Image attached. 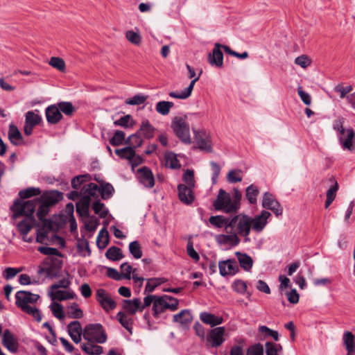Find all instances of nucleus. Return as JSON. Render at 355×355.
<instances>
[{"label": "nucleus", "instance_id": "38", "mask_svg": "<svg viewBox=\"0 0 355 355\" xmlns=\"http://www.w3.org/2000/svg\"><path fill=\"white\" fill-rule=\"evenodd\" d=\"M93 342L89 341L87 343H84L81 348L86 354L90 355H100L103 354V349L101 346L92 343Z\"/></svg>", "mask_w": 355, "mask_h": 355}, {"label": "nucleus", "instance_id": "60", "mask_svg": "<svg viewBox=\"0 0 355 355\" xmlns=\"http://www.w3.org/2000/svg\"><path fill=\"white\" fill-rule=\"evenodd\" d=\"M113 191H114V188L109 183L102 184L100 188V193H101V197L103 199L109 198L112 196Z\"/></svg>", "mask_w": 355, "mask_h": 355}, {"label": "nucleus", "instance_id": "59", "mask_svg": "<svg viewBox=\"0 0 355 355\" xmlns=\"http://www.w3.org/2000/svg\"><path fill=\"white\" fill-rule=\"evenodd\" d=\"M147 98L142 94H137L132 98L125 100V103L127 105H138L144 103Z\"/></svg>", "mask_w": 355, "mask_h": 355}, {"label": "nucleus", "instance_id": "64", "mask_svg": "<svg viewBox=\"0 0 355 355\" xmlns=\"http://www.w3.org/2000/svg\"><path fill=\"white\" fill-rule=\"evenodd\" d=\"M246 355H263V346L259 343L250 346L247 350Z\"/></svg>", "mask_w": 355, "mask_h": 355}, {"label": "nucleus", "instance_id": "7", "mask_svg": "<svg viewBox=\"0 0 355 355\" xmlns=\"http://www.w3.org/2000/svg\"><path fill=\"white\" fill-rule=\"evenodd\" d=\"M37 205L36 198L27 201L16 200L11 209L15 216L24 215L26 217H33V214Z\"/></svg>", "mask_w": 355, "mask_h": 355}, {"label": "nucleus", "instance_id": "37", "mask_svg": "<svg viewBox=\"0 0 355 355\" xmlns=\"http://www.w3.org/2000/svg\"><path fill=\"white\" fill-rule=\"evenodd\" d=\"M163 164L166 168L175 169L178 167L177 155L171 151H167L164 154Z\"/></svg>", "mask_w": 355, "mask_h": 355}, {"label": "nucleus", "instance_id": "63", "mask_svg": "<svg viewBox=\"0 0 355 355\" xmlns=\"http://www.w3.org/2000/svg\"><path fill=\"white\" fill-rule=\"evenodd\" d=\"M193 317L188 310H182L179 313V322L187 325L192 321Z\"/></svg>", "mask_w": 355, "mask_h": 355}, {"label": "nucleus", "instance_id": "44", "mask_svg": "<svg viewBox=\"0 0 355 355\" xmlns=\"http://www.w3.org/2000/svg\"><path fill=\"white\" fill-rule=\"evenodd\" d=\"M105 256L107 259L112 261H118L123 257L121 250L115 246L110 248L107 250Z\"/></svg>", "mask_w": 355, "mask_h": 355}, {"label": "nucleus", "instance_id": "43", "mask_svg": "<svg viewBox=\"0 0 355 355\" xmlns=\"http://www.w3.org/2000/svg\"><path fill=\"white\" fill-rule=\"evenodd\" d=\"M202 74V71L199 73L198 76L193 78L189 83V86L187 87L184 89L182 90L179 92V99H186L189 96H190L195 83L199 80L200 75Z\"/></svg>", "mask_w": 355, "mask_h": 355}, {"label": "nucleus", "instance_id": "8", "mask_svg": "<svg viewBox=\"0 0 355 355\" xmlns=\"http://www.w3.org/2000/svg\"><path fill=\"white\" fill-rule=\"evenodd\" d=\"M96 299L105 312H110L116 307V302L104 289L98 288L96 291Z\"/></svg>", "mask_w": 355, "mask_h": 355}, {"label": "nucleus", "instance_id": "56", "mask_svg": "<svg viewBox=\"0 0 355 355\" xmlns=\"http://www.w3.org/2000/svg\"><path fill=\"white\" fill-rule=\"evenodd\" d=\"M41 191L39 188L30 187L25 190L20 191L19 194L22 198H28L32 196L40 195Z\"/></svg>", "mask_w": 355, "mask_h": 355}, {"label": "nucleus", "instance_id": "19", "mask_svg": "<svg viewBox=\"0 0 355 355\" xmlns=\"http://www.w3.org/2000/svg\"><path fill=\"white\" fill-rule=\"evenodd\" d=\"M67 330L71 340L76 344L81 341L82 336H83V331L81 324L79 321L74 320L71 322L67 325Z\"/></svg>", "mask_w": 355, "mask_h": 355}, {"label": "nucleus", "instance_id": "4", "mask_svg": "<svg viewBox=\"0 0 355 355\" xmlns=\"http://www.w3.org/2000/svg\"><path fill=\"white\" fill-rule=\"evenodd\" d=\"M213 205L216 210L225 213H234L238 211L236 202H233L230 194L222 189L219 190Z\"/></svg>", "mask_w": 355, "mask_h": 355}, {"label": "nucleus", "instance_id": "17", "mask_svg": "<svg viewBox=\"0 0 355 355\" xmlns=\"http://www.w3.org/2000/svg\"><path fill=\"white\" fill-rule=\"evenodd\" d=\"M187 116L179 118V139L184 144L189 145L192 142L190 135L189 125L186 122Z\"/></svg>", "mask_w": 355, "mask_h": 355}, {"label": "nucleus", "instance_id": "40", "mask_svg": "<svg viewBox=\"0 0 355 355\" xmlns=\"http://www.w3.org/2000/svg\"><path fill=\"white\" fill-rule=\"evenodd\" d=\"M141 133L147 139L153 137L155 128L151 125L148 120H144L141 123L140 129Z\"/></svg>", "mask_w": 355, "mask_h": 355}, {"label": "nucleus", "instance_id": "62", "mask_svg": "<svg viewBox=\"0 0 355 355\" xmlns=\"http://www.w3.org/2000/svg\"><path fill=\"white\" fill-rule=\"evenodd\" d=\"M187 252L188 255L196 262L198 261L200 257L198 253L193 248V243L191 239H189L187 246Z\"/></svg>", "mask_w": 355, "mask_h": 355}, {"label": "nucleus", "instance_id": "41", "mask_svg": "<svg viewBox=\"0 0 355 355\" xmlns=\"http://www.w3.org/2000/svg\"><path fill=\"white\" fill-rule=\"evenodd\" d=\"M109 243V234L105 228L102 229L97 236L96 243L99 248H105Z\"/></svg>", "mask_w": 355, "mask_h": 355}, {"label": "nucleus", "instance_id": "35", "mask_svg": "<svg viewBox=\"0 0 355 355\" xmlns=\"http://www.w3.org/2000/svg\"><path fill=\"white\" fill-rule=\"evenodd\" d=\"M90 201L87 197L82 198L76 203V211L82 217L89 216Z\"/></svg>", "mask_w": 355, "mask_h": 355}, {"label": "nucleus", "instance_id": "48", "mask_svg": "<svg viewBox=\"0 0 355 355\" xmlns=\"http://www.w3.org/2000/svg\"><path fill=\"white\" fill-rule=\"evenodd\" d=\"M92 209L95 214H98L101 218H105L107 215L108 210L105 205L98 200L93 203Z\"/></svg>", "mask_w": 355, "mask_h": 355}, {"label": "nucleus", "instance_id": "13", "mask_svg": "<svg viewBox=\"0 0 355 355\" xmlns=\"http://www.w3.org/2000/svg\"><path fill=\"white\" fill-rule=\"evenodd\" d=\"M225 333L224 327H216L210 331L207 336V340L212 347H219L225 341Z\"/></svg>", "mask_w": 355, "mask_h": 355}, {"label": "nucleus", "instance_id": "57", "mask_svg": "<svg viewBox=\"0 0 355 355\" xmlns=\"http://www.w3.org/2000/svg\"><path fill=\"white\" fill-rule=\"evenodd\" d=\"M99 225L98 220L94 217H87V219L85 220V227L86 230L89 232H94L96 230L98 225Z\"/></svg>", "mask_w": 355, "mask_h": 355}, {"label": "nucleus", "instance_id": "30", "mask_svg": "<svg viewBox=\"0 0 355 355\" xmlns=\"http://www.w3.org/2000/svg\"><path fill=\"white\" fill-rule=\"evenodd\" d=\"M231 218H225L223 216H212L209 218L210 224L216 227H225L226 232H230V227H227Z\"/></svg>", "mask_w": 355, "mask_h": 355}, {"label": "nucleus", "instance_id": "47", "mask_svg": "<svg viewBox=\"0 0 355 355\" xmlns=\"http://www.w3.org/2000/svg\"><path fill=\"white\" fill-rule=\"evenodd\" d=\"M49 65L57 70L64 72L65 71L66 64L64 60L59 57H51L49 61Z\"/></svg>", "mask_w": 355, "mask_h": 355}, {"label": "nucleus", "instance_id": "61", "mask_svg": "<svg viewBox=\"0 0 355 355\" xmlns=\"http://www.w3.org/2000/svg\"><path fill=\"white\" fill-rule=\"evenodd\" d=\"M125 139V133L121 130H116L110 139V144L112 146H119L122 144Z\"/></svg>", "mask_w": 355, "mask_h": 355}, {"label": "nucleus", "instance_id": "26", "mask_svg": "<svg viewBox=\"0 0 355 355\" xmlns=\"http://www.w3.org/2000/svg\"><path fill=\"white\" fill-rule=\"evenodd\" d=\"M227 234H220L216 237V240L221 244H231L233 246L238 245L241 241L239 237L234 234L233 230L230 232H226Z\"/></svg>", "mask_w": 355, "mask_h": 355}, {"label": "nucleus", "instance_id": "14", "mask_svg": "<svg viewBox=\"0 0 355 355\" xmlns=\"http://www.w3.org/2000/svg\"><path fill=\"white\" fill-rule=\"evenodd\" d=\"M36 112L37 111H28L26 114L24 131L27 136L32 134L33 128L42 121V117Z\"/></svg>", "mask_w": 355, "mask_h": 355}, {"label": "nucleus", "instance_id": "2", "mask_svg": "<svg viewBox=\"0 0 355 355\" xmlns=\"http://www.w3.org/2000/svg\"><path fill=\"white\" fill-rule=\"evenodd\" d=\"M252 226L251 217L245 214H239L230 219L227 227L234 231L238 236H243L245 242L250 241L249 234Z\"/></svg>", "mask_w": 355, "mask_h": 355}, {"label": "nucleus", "instance_id": "29", "mask_svg": "<svg viewBox=\"0 0 355 355\" xmlns=\"http://www.w3.org/2000/svg\"><path fill=\"white\" fill-rule=\"evenodd\" d=\"M49 296L52 300H66L73 299L76 296V294L70 291H62L58 290V288L51 289L49 292Z\"/></svg>", "mask_w": 355, "mask_h": 355}, {"label": "nucleus", "instance_id": "49", "mask_svg": "<svg viewBox=\"0 0 355 355\" xmlns=\"http://www.w3.org/2000/svg\"><path fill=\"white\" fill-rule=\"evenodd\" d=\"M174 105L173 103L168 101H160L156 105V110L162 115L169 113L170 109Z\"/></svg>", "mask_w": 355, "mask_h": 355}, {"label": "nucleus", "instance_id": "53", "mask_svg": "<svg viewBox=\"0 0 355 355\" xmlns=\"http://www.w3.org/2000/svg\"><path fill=\"white\" fill-rule=\"evenodd\" d=\"M126 39L132 44L135 45H140L141 42V37L139 33L133 31H128L125 33Z\"/></svg>", "mask_w": 355, "mask_h": 355}, {"label": "nucleus", "instance_id": "33", "mask_svg": "<svg viewBox=\"0 0 355 355\" xmlns=\"http://www.w3.org/2000/svg\"><path fill=\"white\" fill-rule=\"evenodd\" d=\"M240 266L245 271H250L253 266V260L250 256L246 253L240 252H236Z\"/></svg>", "mask_w": 355, "mask_h": 355}, {"label": "nucleus", "instance_id": "28", "mask_svg": "<svg viewBox=\"0 0 355 355\" xmlns=\"http://www.w3.org/2000/svg\"><path fill=\"white\" fill-rule=\"evenodd\" d=\"M100 193V187L94 183H89L83 186L80 191L82 198L87 197L91 201L92 197H97Z\"/></svg>", "mask_w": 355, "mask_h": 355}, {"label": "nucleus", "instance_id": "6", "mask_svg": "<svg viewBox=\"0 0 355 355\" xmlns=\"http://www.w3.org/2000/svg\"><path fill=\"white\" fill-rule=\"evenodd\" d=\"M177 308L178 300L165 295L155 300L153 307V315L157 317L166 309L175 311Z\"/></svg>", "mask_w": 355, "mask_h": 355}, {"label": "nucleus", "instance_id": "3", "mask_svg": "<svg viewBox=\"0 0 355 355\" xmlns=\"http://www.w3.org/2000/svg\"><path fill=\"white\" fill-rule=\"evenodd\" d=\"M61 257H46L39 266L38 274L45 275L46 277L53 278L58 275L62 268Z\"/></svg>", "mask_w": 355, "mask_h": 355}, {"label": "nucleus", "instance_id": "21", "mask_svg": "<svg viewBox=\"0 0 355 355\" xmlns=\"http://www.w3.org/2000/svg\"><path fill=\"white\" fill-rule=\"evenodd\" d=\"M339 141L343 149L353 151L354 149V142H355V132L354 130L352 128L347 129L344 135H340Z\"/></svg>", "mask_w": 355, "mask_h": 355}, {"label": "nucleus", "instance_id": "45", "mask_svg": "<svg viewBox=\"0 0 355 355\" xmlns=\"http://www.w3.org/2000/svg\"><path fill=\"white\" fill-rule=\"evenodd\" d=\"M67 309L69 317L71 318L79 319L83 316V311L79 308L78 304L76 303L71 304L67 307Z\"/></svg>", "mask_w": 355, "mask_h": 355}, {"label": "nucleus", "instance_id": "32", "mask_svg": "<svg viewBox=\"0 0 355 355\" xmlns=\"http://www.w3.org/2000/svg\"><path fill=\"white\" fill-rule=\"evenodd\" d=\"M182 181V184H180L181 186L195 188L196 182L194 171L190 168L183 170Z\"/></svg>", "mask_w": 355, "mask_h": 355}, {"label": "nucleus", "instance_id": "24", "mask_svg": "<svg viewBox=\"0 0 355 355\" xmlns=\"http://www.w3.org/2000/svg\"><path fill=\"white\" fill-rule=\"evenodd\" d=\"M8 137L10 142L14 146H20L24 144V139L21 132L13 123L9 125Z\"/></svg>", "mask_w": 355, "mask_h": 355}, {"label": "nucleus", "instance_id": "22", "mask_svg": "<svg viewBox=\"0 0 355 355\" xmlns=\"http://www.w3.org/2000/svg\"><path fill=\"white\" fill-rule=\"evenodd\" d=\"M271 216L270 213L267 211H262L261 214L254 218H251V227L256 232H261L267 224L268 218Z\"/></svg>", "mask_w": 355, "mask_h": 355}, {"label": "nucleus", "instance_id": "46", "mask_svg": "<svg viewBox=\"0 0 355 355\" xmlns=\"http://www.w3.org/2000/svg\"><path fill=\"white\" fill-rule=\"evenodd\" d=\"M37 250L45 255L51 257H62V254L59 252L57 248L46 247V246H40L37 248Z\"/></svg>", "mask_w": 355, "mask_h": 355}, {"label": "nucleus", "instance_id": "23", "mask_svg": "<svg viewBox=\"0 0 355 355\" xmlns=\"http://www.w3.org/2000/svg\"><path fill=\"white\" fill-rule=\"evenodd\" d=\"M122 307L124 312L128 315H134L137 311H142L141 310V300L139 298L123 300Z\"/></svg>", "mask_w": 355, "mask_h": 355}, {"label": "nucleus", "instance_id": "55", "mask_svg": "<svg viewBox=\"0 0 355 355\" xmlns=\"http://www.w3.org/2000/svg\"><path fill=\"white\" fill-rule=\"evenodd\" d=\"M282 349V347L279 344H275L272 342L266 343V355H278V352Z\"/></svg>", "mask_w": 355, "mask_h": 355}, {"label": "nucleus", "instance_id": "31", "mask_svg": "<svg viewBox=\"0 0 355 355\" xmlns=\"http://www.w3.org/2000/svg\"><path fill=\"white\" fill-rule=\"evenodd\" d=\"M131 315H128L124 311H119L116 316L119 323L130 334L132 333V329L133 324V319L131 318Z\"/></svg>", "mask_w": 355, "mask_h": 355}, {"label": "nucleus", "instance_id": "1", "mask_svg": "<svg viewBox=\"0 0 355 355\" xmlns=\"http://www.w3.org/2000/svg\"><path fill=\"white\" fill-rule=\"evenodd\" d=\"M40 295L29 291H19L15 294L16 305L23 311L32 315L37 321L42 320L40 311L35 304L38 301Z\"/></svg>", "mask_w": 355, "mask_h": 355}, {"label": "nucleus", "instance_id": "5", "mask_svg": "<svg viewBox=\"0 0 355 355\" xmlns=\"http://www.w3.org/2000/svg\"><path fill=\"white\" fill-rule=\"evenodd\" d=\"M83 338L88 341L98 343H104L107 339L103 327L100 324L87 325L84 329Z\"/></svg>", "mask_w": 355, "mask_h": 355}, {"label": "nucleus", "instance_id": "10", "mask_svg": "<svg viewBox=\"0 0 355 355\" xmlns=\"http://www.w3.org/2000/svg\"><path fill=\"white\" fill-rule=\"evenodd\" d=\"M193 131L198 148L207 153H211L213 148L210 135L202 130H196L193 129Z\"/></svg>", "mask_w": 355, "mask_h": 355}, {"label": "nucleus", "instance_id": "18", "mask_svg": "<svg viewBox=\"0 0 355 355\" xmlns=\"http://www.w3.org/2000/svg\"><path fill=\"white\" fill-rule=\"evenodd\" d=\"M194 189L179 184V200L186 205H191L196 200Z\"/></svg>", "mask_w": 355, "mask_h": 355}, {"label": "nucleus", "instance_id": "58", "mask_svg": "<svg viewBox=\"0 0 355 355\" xmlns=\"http://www.w3.org/2000/svg\"><path fill=\"white\" fill-rule=\"evenodd\" d=\"M90 179L91 177L88 174L78 175L71 180V186L73 189H78L82 183L90 180Z\"/></svg>", "mask_w": 355, "mask_h": 355}, {"label": "nucleus", "instance_id": "27", "mask_svg": "<svg viewBox=\"0 0 355 355\" xmlns=\"http://www.w3.org/2000/svg\"><path fill=\"white\" fill-rule=\"evenodd\" d=\"M46 116L49 123L55 124L61 120L62 115L58 107L51 105L46 109Z\"/></svg>", "mask_w": 355, "mask_h": 355}, {"label": "nucleus", "instance_id": "16", "mask_svg": "<svg viewBox=\"0 0 355 355\" xmlns=\"http://www.w3.org/2000/svg\"><path fill=\"white\" fill-rule=\"evenodd\" d=\"M62 198V195L60 192L51 190L43 193L40 197L36 198V200L37 202H43L51 207L58 202Z\"/></svg>", "mask_w": 355, "mask_h": 355}, {"label": "nucleus", "instance_id": "12", "mask_svg": "<svg viewBox=\"0 0 355 355\" xmlns=\"http://www.w3.org/2000/svg\"><path fill=\"white\" fill-rule=\"evenodd\" d=\"M35 223V220L33 217H26L24 220L18 223L17 228L21 235L24 241L27 243H32L33 241V237H28L27 234L32 230Z\"/></svg>", "mask_w": 355, "mask_h": 355}, {"label": "nucleus", "instance_id": "36", "mask_svg": "<svg viewBox=\"0 0 355 355\" xmlns=\"http://www.w3.org/2000/svg\"><path fill=\"white\" fill-rule=\"evenodd\" d=\"M259 189L254 184H250L245 189V197L251 205H256L257 197L259 195Z\"/></svg>", "mask_w": 355, "mask_h": 355}, {"label": "nucleus", "instance_id": "11", "mask_svg": "<svg viewBox=\"0 0 355 355\" xmlns=\"http://www.w3.org/2000/svg\"><path fill=\"white\" fill-rule=\"evenodd\" d=\"M262 207L265 209H270L277 216H282L283 208L280 203L270 192H265L263 195Z\"/></svg>", "mask_w": 355, "mask_h": 355}, {"label": "nucleus", "instance_id": "15", "mask_svg": "<svg viewBox=\"0 0 355 355\" xmlns=\"http://www.w3.org/2000/svg\"><path fill=\"white\" fill-rule=\"evenodd\" d=\"M220 274L225 277L234 275L239 271V266L234 259H227L218 263Z\"/></svg>", "mask_w": 355, "mask_h": 355}, {"label": "nucleus", "instance_id": "39", "mask_svg": "<svg viewBox=\"0 0 355 355\" xmlns=\"http://www.w3.org/2000/svg\"><path fill=\"white\" fill-rule=\"evenodd\" d=\"M343 343L346 351L355 350V336L351 331H346L344 332Z\"/></svg>", "mask_w": 355, "mask_h": 355}, {"label": "nucleus", "instance_id": "20", "mask_svg": "<svg viewBox=\"0 0 355 355\" xmlns=\"http://www.w3.org/2000/svg\"><path fill=\"white\" fill-rule=\"evenodd\" d=\"M224 45H221L216 43L214 48L212 50V53H210L208 55V61L212 66L221 67L223 64V54L220 51V48L223 49Z\"/></svg>", "mask_w": 355, "mask_h": 355}, {"label": "nucleus", "instance_id": "34", "mask_svg": "<svg viewBox=\"0 0 355 355\" xmlns=\"http://www.w3.org/2000/svg\"><path fill=\"white\" fill-rule=\"evenodd\" d=\"M200 320L205 324L214 327L220 324L223 322L221 317L216 316L212 313L202 312L200 315Z\"/></svg>", "mask_w": 355, "mask_h": 355}, {"label": "nucleus", "instance_id": "9", "mask_svg": "<svg viewBox=\"0 0 355 355\" xmlns=\"http://www.w3.org/2000/svg\"><path fill=\"white\" fill-rule=\"evenodd\" d=\"M1 343L10 352L16 353L19 349V340L17 336L8 329L3 331Z\"/></svg>", "mask_w": 355, "mask_h": 355}, {"label": "nucleus", "instance_id": "51", "mask_svg": "<svg viewBox=\"0 0 355 355\" xmlns=\"http://www.w3.org/2000/svg\"><path fill=\"white\" fill-rule=\"evenodd\" d=\"M164 278H151L148 280L145 287V291L153 292L155 288L164 282Z\"/></svg>", "mask_w": 355, "mask_h": 355}, {"label": "nucleus", "instance_id": "42", "mask_svg": "<svg viewBox=\"0 0 355 355\" xmlns=\"http://www.w3.org/2000/svg\"><path fill=\"white\" fill-rule=\"evenodd\" d=\"M135 150L132 147H125L121 149H116L115 153L121 159H128L129 162L135 155Z\"/></svg>", "mask_w": 355, "mask_h": 355}, {"label": "nucleus", "instance_id": "50", "mask_svg": "<svg viewBox=\"0 0 355 355\" xmlns=\"http://www.w3.org/2000/svg\"><path fill=\"white\" fill-rule=\"evenodd\" d=\"M129 251L135 259H140L142 257V250L139 243L137 241L129 244Z\"/></svg>", "mask_w": 355, "mask_h": 355}, {"label": "nucleus", "instance_id": "52", "mask_svg": "<svg viewBox=\"0 0 355 355\" xmlns=\"http://www.w3.org/2000/svg\"><path fill=\"white\" fill-rule=\"evenodd\" d=\"M242 171L241 170H231L227 175V181L230 183H236L243 180Z\"/></svg>", "mask_w": 355, "mask_h": 355}, {"label": "nucleus", "instance_id": "54", "mask_svg": "<svg viewBox=\"0 0 355 355\" xmlns=\"http://www.w3.org/2000/svg\"><path fill=\"white\" fill-rule=\"evenodd\" d=\"M50 309L55 318L61 320L64 317L63 307L59 303L55 302H52L50 305Z\"/></svg>", "mask_w": 355, "mask_h": 355}, {"label": "nucleus", "instance_id": "25", "mask_svg": "<svg viewBox=\"0 0 355 355\" xmlns=\"http://www.w3.org/2000/svg\"><path fill=\"white\" fill-rule=\"evenodd\" d=\"M141 182L146 187H153L155 184L154 177L152 172L146 167L138 170Z\"/></svg>", "mask_w": 355, "mask_h": 355}]
</instances>
